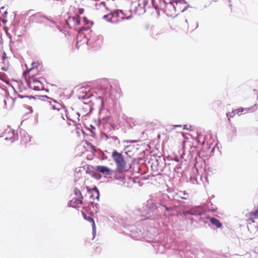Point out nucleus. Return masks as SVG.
Masks as SVG:
<instances>
[{
  "instance_id": "aec40b11",
  "label": "nucleus",
  "mask_w": 258,
  "mask_h": 258,
  "mask_svg": "<svg viewBox=\"0 0 258 258\" xmlns=\"http://www.w3.org/2000/svg\"><path fill=\"white\" fill-rule=\"evenodd\" d=\"M75 195L76 196V197H81V199H83V196H82V194L79 189L77 188H75L74 189Z\"/></svg>"
},
{
  "instance_id": "a19ab883",
  "label": "nucleus",
  "mask_w": 258,
  "mask_h": 258,
  "mask_svg": "<svg viewBox=\"0 0 258 258\" xmlns=\"http://www.w3.org/2000/svg\"><path fill=\"white\" fill-rule=\"evenodd\" d=\"M77 115H78V117H79L80 116V114L78 112L76 113ZM78 118H79V117H78Z\"/></svg>"
},
{
  "instance_id": "ea45409f",
  "label": "nucleus",
  "mask_w": 258,
  "mask_h": 258,
  "mask_svg": "<svg viewBox=\"0 0 258 258\" xmlns=\"http://www.w3.org/2000/svg\"><path fill=\"white\" fill-rule=\"evenodd\" d=\"M19 96V97H20V98H24V97H25L24 96H21V95H19V96Z\"/></svg>"
},
{
  "instance_id": "72a5a7b5",
  "label": "nucleus",
  "mask_w": 258,
  "mask_h": 258,
  "mask_svg": "<svg viewBox=\"0 0 258 258\" xmlns=\"http://www.w3.org/2000/svg\"><path fill=\"white\" fill-rule=\"evenodd\" d=\"M88 98H89V97L88 96H87V95H85V96L83 95V96L81 97V98L82 99H85Z\"/></svg>"
},
{
  "instance_id": "6ab92c4d",
  "label": "nucleus",
  "mask_w": 258,
  "mask_h": 258,
  "mask_svg": "<svg viewBox=\"0 0 258 258\" xmlns=\"http://www.w3.org/2000/svg\"><path fill=\"white\" fill-rule=\"evenodd\" d=\"M244 109V111H245L246 112H254L257 109V106L256 104L252 106L251 107L248 108H243Z\"/></svg>"
},
{
  "instance_id": "412c9836",
  "label": "nucleus",
  "mask_w": 258,
  "mask_h": 258,
  "mask_svg": "<svg viewBox=\"0 0 258 258\" xmlns=\"http://www.w3.org/2000/svg\"><path fill=\"white\" fill-rule=\"evenodd\" d=\"M180 196L183 199H187L188 198V194L185 193V191H181L179 192Z\"/></svg>"
},
{
  "instance_id": "6e6552de",
  "label": "nucleus",
  "mask_w": 258,
  "mask_h": 258,
  "mask_svg": "<svg viewBox=\"0 0 258 258\" xmlns=\"http://www.w3.org/2000/svg\"><path fill=\"white\" fill-rule=\"evenodd\" d=\"M96 170L104 175L111 176L112 175V171L108 167L105 166L98 165L96 167Z\"/></svg>"
},
{
  "instance_id": "b1692460",
  "label": "nucleus",
  "mask_w": 258,
  "mask_h": 258,
  "mask_svg": "<svg viewBox=\"0 0 258 258\" xmlns=\"http://www.w3.org/2000/svg\"><path fill=\"white\" fill-rule=\"evenodd\" d=\"M0 13L2 14L3 17H6V16L7 15V11L5 10V8L4 7H2L0 9Z\"/></svg>"
},
{
  "instance_id": "7ed1b4c3",
  "label": "nucleus",
  "mask_w": 258,
  "mask_h": 258,
  "mask_svg": "<svg viewBox=\"0 0 258 258\" xmlns=\"http://www.w3.org/2000/svg\"><path fill=\"white\" fill-rule=\"evenodd\" d=\"M112 156L116 164L117 172L119 173L122 172L124 170L126 165L122 155L115 150L112 152Z\"/></svg>"
},
{
  "instance_id": "de8ad7c7",
  "label": "nucleus",
  "mask_w": 258,
  "mask_h": 258,
  "mask_svg": "<svg viewBox=\"0 0 258 258\" xmlns=\"http://www.w3.org/2000/svg\"><path fill=\"white\" fill-rule=\"evenodd\" d=\"M198 27V23H197V24H196V28H197Z\"/></svg>"
},
{
  "instance_id": "20e7f679",
  "label": "nucleus",
  "mask_w": 258,
  "mask_h": 258,
  "mask_svg": "<svg viewBox=\"0 0 258 258\" xmlns=\"http://www.w3.org/2000/svg\"><path fill=\"white\" fill-rule=\"evenodd\" d=\"M1 137H5V140L9 141L11 144L18 140L17 133L12 130L10 126H7L2 133Z\"/></svg>"
},
{
  "instance_id": "49530a36",
  "label": "nucleus",
  "mask_w": 258,
  "mask_h": 258,
  "mask_svg": "<svg viewBox=\"0 0 258 258\" xmlns=\"http://www.w3.org/2000/svg\"><path fill=\"white\" fill-rule=\"evenodd\" d=\"M175 127H178V126H181L180 125H174Z\"/></svg>"
},
{
  "instance_id": "37998d69",
  "label": "nucleus",
  "mask_w": 258,
  "mask_h": 258,
  "mask_svg": "<svg viewBox=\"0 0 258 258\" xmlns=\"http://www.w3.org/2000/svg\"><path fill=\"white\" fill-rule=\"evenodd\" d=\"M121 20H124V19H128V18H125V17H122L121 18Z\"/></svg>"
},
{
  "instance_id": "cd10ccee",
  "label": "nucleus",
  "mask_w": 258,
  "mask_h": 258,
  "mask_svg": "<svg viewBox=\"0 0 258 258\" xmlns=\"http://www.w3.org/2000/svg\"><path fill=\"white\" fill-rule=\"evenodd\" d=\"M30 87L31 88H32L33 90H36V91H39L40 90V87L38 86H30Z\"/></svg>"
},
{
  "instance_id": "c85d7f7f",
  "label": "nucleus",
  "mask_w": 258,
  "mask_h": 258,
  "mask_svg": "<svg viewBox=\"0 0 258 258\" xmlns=\"http://www.w3.org/2000/svg\"><path fill=\"white\" fill-rule=\"evenodd\" d=\"M9 69V67L8 66H6L2 67V70L5 71H8Z\"/></svg>"
},
{
  "instance_id": "c03bdc74",
  "label": "nucleus",
  "mask_w": 258,
  "mask_h": 258,
  "mask_svg": "<svg viewBox=\"0 0 258 258\" xmlns=\"http://www.w3.org/2000/svg\"><path fill=\"white\" fill-rule=\"evenodd\" d=\"M180 167L179 166V165H177L176 166V169H178V168H180Z\"/></svg>"
},
{
  "instance_id": "79ce46f5",
  "label": "nucleus",
  "mask_w": 258,
  "mask_h": 258,
  "mask_svg": "<svg viewBox=\"0 0 258 258\" xmlns=\"http://www.w3.org/2000/svg\"><path fill=\"white\" fill-rule=\"evenodd\" d=\"M75 9V8H74V7H70V11H71L72 9V10H73V9Z\"/></svg>"
},
{
  "instance_id": "473e14b6",
  "label": "nucleus",
  "mask_w": 258,
  "mask_h": 258,
  "mask_svg": "<svg viewBox=\"0 0 258 258\" xmlns=\"http://www.w3.org/2000/svg\"><path fill=\"white\" fill-rule=\"evenodd\" d=\"M132 236L135 238L136 239H139V237H137L136 235H134V233L132 234Z\"/></svg>"
},
{
  "instance_id": "603ef678",
  "label": "nucleus",
  "mask_w": 258,
  "mask_h": 258,
  "mask_svg": "<svg viewBox=\"0 0 258 258\" xmlns=\"http://www.w3.org/2000/svg\"><path fill=\"white\" fill-rule=\"evenodd\" d=\"M186 126V125H184V129H185V128H186V127H185Z\"/></svg>"
},
{
  "instance_id": "5701e85b",
  "label": "nucleus",
  "mask_w": 258,
  "mask_h": 258,
  "mask_svg": "<svg viewBox=\"0 0 258 258\" xmlns=\"http://www.w3.org/2000/svg\"><path fill=\"white\" fill-rule=\"evenodd\" d=\"M110 139L112 140L114 142H116V141H117V142L118 143H119V141L118 138L117 137H116V136H111V134H109V140Z\"/></svg>"
},
{
  "instance_id": "4468645a",
  "label": "nucleus",
  "mask_w": 258,
  "mask_h": 258,
  "mask_svg": "<svg viewBox=\"0 0 258 258\" xmlns=\"http://www.w3.org/2000/svg\"><path fill=\"white\" fill-rule=\"evenodd\" d=\"M82 214L83 215V217L87 221L91 222L92 223V233H93V237H95V235L96 234V227H95V222H94V220L91 218L90 217V216H88L84 212H82Z\"/></svg>"
},
{
  "instance_id": "58836bf2",
  "label": "nucleus",
  "mask_w": 258,
  "mask_h": 258,
  "mask_svg": "<svg viewBox=\"0 0 258 258\" xmlns=\"http://www.w3.org/2000/svg\"><path fill=\"white\" fill-rule=\"evenodd\" d=\"M34 83H38V84H41L40 82L39 81H34Z\"/></svg>"
},
{
  "instance_id": "4be33fe9",
  "label": "nucleus",
  "mask_w": 258,
  "mask_h": 258,
  "mask_svg": "<svg viewBox=\"0 0 258 258\" xmlns=\"http://www.w3.org/2000/svg\"><path fill=\"white\" fill-rule=\"evenodd\" d=\"M244 109L243 108H240L237 109L235 110L234 111L238 115L240 116L241 115V113L243 111H244Z\"/></svg>"
},
{
  "instance_id": "3c124183",
  "label": "nucleus",
  "mask_w": 258,
  "mask_h": 258,
  "mask_svg": "<svg viewBox=\"0 0 258 258\" xmlns=\"http://www.w3.org/2000/svg\"><path fill=\"white\" fill-rule=\"evenodd\" d=\"M110 22H112V23H115V22H114V21H111V20H110Z\"/></svg>"
},
{
  "instance_id": "2f4dec72",
  "label": "nucleus",
  "mask_w": 258,
  "mask_h": 258,
  "mask_svg": "<svg viewBox=\"0 0 258 258\" xmlns=\"http://www.w3.org/2000/svg\"><path fill=\"white\" fill-rule=\"evenodd\" d=\"M6 53H4V55H3V57H2L3 61H5V60H6Z\"/></svg>"
},
{
  "instance_id": "39448f33",
  "label": "nucleus",
  "mask_w": 258,
  "mask_h": 258,
  "mask_svg": "<svg viewBox=\"0 0 258 258\" xmlns=\"http://www.w3.org/2000/svg\"><path fill=\"white\" fill-rule=\"evenodd\" d=\"M245 217L248 223V228H249L250 225L254 224V227L257 228L258 227V207L254 209L248 214L245 215Z\"/></svg>"
},
{
  "instance_id": "423d86ee",
  "label": "nucleus",
  "mask_w": 258,
  "mask_h": 258,
  "mask_svg": "<svg viewBox=\"0 0 258 258\" xmlns=\"http://www.w3.org/2000/svg\"><path fill=\"white\" fill-rule=\"evenodd\" d=\"M102 43V37L100 35H94L88 39V44L94 47H99Z\"/></svg>"
},
{
  "instance_id": "7c9ffc66",
  "label": "nucleus",
  "mask_w": 258,
  "mask_h": 258,
  "mask_svg": "<svg viewBox=\"0 0 258 258\" xmlns=\"http://www.w3.org/2000/svg\"><path fill=\"white\" fill-rule=\"evenodd\" d=\"M183 215L185 216H187V215H189V210L184 212Z\"/></svg>"
},
{
  "instance_id": "e433bc0d",
  "label": "nucleus",
  "mask_w": 258,
  "mask_h": 258,
  "mask_svg": "<svg viewBox=\"0 0 258 258\" xmlns=\"http://www.w3.org/2000/svg\"><path fill=\"white\" fill-rule=\"evenodd\" d=\"M91 132L93 136H96V134H95V132L94 131V130H91Z\"/></svg>"
},
{
  "instance_id": "a211bd4d",
  "label": "nucleus",
  "mask_w": 258,
  "mask_h": 258,
  "mask_svg": "<svg viewBox=\"0 0 258 258\" xmlns=\"http://www.w3.org/2000/svg\"><path fill=\"white\" fill-rule=\"evenodd\" d=\"M188 7H189V5H187L186 3L185 2V4H179V9H181V10H176V11L183 12L187 10Z\"/></svg>"
},
{
  "instance_id": "0eeeda50",
  "label": "nucleus",
  "mask_w": 258,
  "mask_h": 258,
  "mask_svg": "<svg viewBox=\"0 0 258 258\" xmlns=\"http://www.w3.org/2000/svg\"><path fill=\"white\" fill-rule=\"evenodd\" d=\"M66 23L68 26L72 28L80 24V17L77 15L75 16H69L68 19L66 20Z\"/></svg>"
},
{
  "instance_id": "8fccbe9b",
  "label": "nucleus",
  "mask_w": 258,
  "mask_h": 258,
  "mask_svg": "<svg viewBox=\"0 0 258 258\" xmlns=\"http://www.w3.org/2000/svg\"><path fill=\"white\" fill-rule=\"evenodd\" d=\"M185 22L186 23H187V20H186V19H185Z\"/></svg>"
},
{
  "instance_id": "9d476101",
  "label": "nucleus",
  "mask_w": 258,
  "mask_h": 258,
  "mask_svg": "<svg viewBox=\"0 0 258 258\" xmlns=\"http://www.w3.org/2000/svg\"><path fill=\"white\" fill-rule=\"evenodd\" d=\"M209 221L213 225L215 226L217 228H220L222 227V224L220 222V221L215 218L213 217H206V220H203V221L205 223H207L208 221Z\"/></svg>"
},
{
  "instance_id": "bb28decb",
  "label": "nucleus",
  "mask_w": 258,
  "mask_h": 258,
  "mask_svg": "<svg viewBox=\"0 0 258 258\" xmlns=\"http://www.w3.org/2000/svg\"><path fill=\"white\" fill-rule=\"evenodd\" d=\"M92 176L97 179H99L101 177V175L96 172H93L92 174Z\"/></svg>"
},
{
  "instance_id": "ddd939ff",
  "label": "nucleus",
  "mask_w": 258,
  "mask_h": 258,
  "mask_svg": "<svg viewBox=\"0 0 258 258\" xmlns=\"http://www.w3.org/2000/svg\"><path fill=\"white\" fill-rule=\"evenodd\" d=\"M82 199H81V197H76L74 198L71 201H70L69 203V205L70 207L76 208L79 204H82Z\"/></svg>"
},
{
  "instance_id": "f8f14e48",
  "label": "nucleus",
  "mask_w": 258,
  "mask_h": 258,
  "mask_svg": "<svg viewBox=\"0 0 258 258\" xmlns=\"http://www.w3.org/2000/svg\"><path fill=\"white\" fill-rule=\"evenodd\" d=\"M31 20L32 22H35L37 23L44 22L46 20V18L42 16L40 14H36L31 16Z\"/></svg>"
},
{
  "instance_id": "1a4fd4ad",
  "label": "nucleus",
  "mask_w": 258,
  "mask_h": 258,
  "mask_svg": "<svg viewBox=\"0 0 258 258\" xmlns=\"http://www.w3.org/2000/svg\"><path fill=\"white\" fill-rule=\"evenodd\" d=\"M189 215L194 216H202L204 214V210L200 206L195 207L189 210Z\"/></svg>"
},
{
  "instance_id": "09e8293b",
  "label": "nucleus",
  "mask_w": 258,
  "mask_h": 258,
  "mask_svg": "<svg viewBox=\"0 0 258 258\" xmlns=\"http://www.w3.org/2000/svg\"><path fill=\"white\" fill-rule=\"evenodd\" d=\"M91 126L92 127V128H93V130H95V128L94 127H93L92 125H91Z\"/></svg>"
},
{
  "instance_id": "f704fd0d",
  "label": "nucleus",
  "mask_w": 258,
  "mask_h": 258,
  "mask_svg": "<svg viewBox=\"0 0 258 258\" xmlns=\"http://www.w3.org/2000/svg\"><path fill=\"white\" fill-rule=\"evenodd\" d=\"M98 101L100 102V104L102 105H103V100L100 97L99 98Z\"/></svg>"
},
{
  "instance_id": "9b49d317",
  "label": "nucleus",
  "mask_w": 258,
  "mask_h": 258,
  "mask_svg": "<svg viewBox=\"0 0 258 258\" xmlns=\"http://www.w3.org/2000/svg\"><path fill=\"white\" fill-rule=\"evenodd\" d=\"M4 108L6 109H11L12 108L13 104L14 103V100L12 97H10L9 95L6 96V99L4 101Z\"/></svg>"
},
{
  "instance_id": "dca6fc26",
  "label": "nucleus",
  "mask_w": 258,
  "mask_h": 258,
  "mask_svg": "<svg viewBox=\"0 0 258 258\" xmlns=\"http://www.w3.org/2000/svg\"><path fill=\"white\" fill-rule=\"evenodd\" d=\"M140 3L139 4V7L138 9H142L143 8V13H144L146 12V10L145 9V7L148 5L150 0H139Z\"/></svg>"
},
{
  "instance_id": "c9c22d12",
  "label": "nucleus",
  "mask_w": 258,
  "mask_h": 258,
  "mask_svg": "<svg viewBox=\"0 0 258 258\" xmlns=\"http://www.w3.org/2000/svg\"><path fill=\"white\" fill-rule=\"evenodd\" d=\"M115 16L116 17L118 16V12H116L113 14V17H114Z\"/></svg>"
},
{
  "instance_id": "864d4df0",
  "label": "nucleus",
  "mask_w": 258,
  "mask_h": 258,
  "mask_svg": "<svg viewBox=\"0 0 258 258\" xmlns=\"http://www.w3.org/2000/svg\"><path fill=\"white\" fill-rule=\"evenodd\" d=\"M107 16V15H105V16H104V18H105V17H106Z\"/></svg>"
},
{
  "instance_id": "2eb2a0df",
  "label": "nucleus",
  "mask_w": 258,
  "mask_h": 258,
  "mask_svg": "<svg viewBox=\"0 0 258 258\" xmlns=\"http://www.w3.org/2000/svg\"><path fill=\"white\" fill-rule=\"evenodd\" d=\"M88 190L89 194L90 195V198L92 199L96 198L98 200L99 198V191L98 189L96 187H94L91 190Z\"/></svg>"
},
{
  "instance_id": "c756f323",
  "label": "nucleus",
  "mask_w": 258,
  "mask_h": 258,
  "mask_svg": "<svg viewBox=\"0 0 258 258\" xmlns=\"http://www.w3.org/2000/svg\"><path fill=\"white\" fill-rule=\"evenodd\" d=\"M78 11H79V13L80 14H82L84 12V9H79L78 10Z\"/></svg>"
},
{
  "instance_id": "a18cd8bd",
  "label": "nucleus",
  "mask_w": 258,
  "mask_h": 258,
  "mask_svg": "<svg viewBox=\"0 0 258 258\" xmlns=\"http://www.w3.org/2000/svg\"><path fill=\"white\" fill-rule=\"evenodd\" d=\"M2 22L4 23H6L7 21L5 20H2Z\"/></svg>"
},
{
  "instance_id": "5fc2aeb1",
  "label": "nucleus",
  "mask_w": 258,
  "mask_h": 258,
  "mask_svg": "<svg viewBox=\"0 0 258 258\" xmlns=\"http://www.w3.org/2000/svg\"><path fill=\"white\" fill-rule=\"evenodd\" d=\"M201 219H204V217H202V218H201Z\"/></svg>"
},
{
  "instance_id": "f257e3e1",
  "label": "nucleus",
  "mask_w": 258,
  "mask_h": 258,
  "mask_svg": "<svg viewBox=\"0 0 258 258\" xmlns=\"http://www.w3.org/2000/svg\"><path fill=\"white\" fill-rule=\"evenodd\" d=\"M165 197H167L166 195ZM164 200V196L163 197L161 193L151 196L147 201L146 207L148 209V213H153L156 210L158 213H163V209L166 211H169L171 208L167 206Z\"/></svg>"
},
{
  "instance_id": "f03ea898",
  "label": "nucleus",
  "mask_w": 258,
  "mask_h": 258,
  "mask_svg": "<svg viewBox=\"0 0 258 258\" xmlns=\"http://www.w3.org/2000/svg\"><path fill=\"white\" fill-rule=\"evenodd\" d=\"M179 4H185L184 0H176L175 3L169 2L166 3L165 0H160V7L164 11L167 16L174 17L176 15V10H180L179 9Z\"/></svg>"
},
{
  "instance_id": "393cba45",
  "label": "nucleus",
  "mask_w": 258,
  "mask_h": 258,
  "mask_svg": "<svg viewBox=\"0 0 258 258\" xmlns=\"http://www.w3.org/2000/svg\"><path fill=\"white\" fill-rule=\"evenodd\" d=\"M236 114V113L233 111L232 112H228L227 113V116L228 118V119H230V117H233V116Z\"/></svg>"
},
{
  "instance_id": "f3484780",
  "label": "nucleus",
  "mask_w": 258,
  "mask_h": 258,
  "mask_svg": "<svg viewBox=\"0 0 258 258\" xmlns=\"http://www.w3.org/2000/svg\"><path fill=\"white\" fill-rule=\"evenodd\" d=\"M50 105L51 106L53 110H57V111L59 110V107L60 106V104L59 103H56L54 100L50 101Z\"/></svg>"
},
{
  "instance_id": "a878e982",
  "label": "nucleus",
  "mask_w": 258,
  "mask_h": 258,
  "mask_svg": "<svg viewBox=\"0 0 258 258\" xmlns=\"http://www.w3.org/2000/svg\"><path fill=\"white\" fill-rule=\"evenodd\" d=\"M102 138L103 139H105L106 141H107L108 140H109V134H103L102 135Z\"/></svg>"
},
{
  "instance_id": "4c0bfd02",
  "label": "nucleus",
  "mask_w": 258,
  "mask_h": 258,
  "mask_svg": "<svg viewBox=\"0 0 258 258\" xmlns=\"http://www.w3.org/2000/svg\"><path fill=\"white\" fill-rule=\"evenodd\" d=\"M6 32L7 36H9L10 38H11V35H10V34H9L7 31H6Z\"/></svg>"
}]
</instances>
